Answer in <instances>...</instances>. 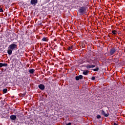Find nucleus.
Listing matches in <instances>:
<instances>
[{
    "label": "nucleus",
    "mask_w": 125,
    "mask_h": 125,
    "mask_svg": "<svg viewBox=\"0 0 125 125\" xmlns=\"http://www.w3.org/2000/svg\"><path fill=\"white\" fill-rule=\"evenodd\" d=\"M86 6H82L80 7L78 9V13L80 15H83V14H86Z\"/></svg>",
    "instance_id": "nucleus-1"
},
{
    "label": "nucleus",
    "mask_w": 125,
    "mask_h": 125,
    "mask_svg": "<svg viewBox=\"0 0 125 125\" xmlns=\"http://www.w3.org/2000/svg\"><path fill=\"white\" fill-rule=\"evenodd\" d=\"M17 48V42H14L13 43L10 44L9 47V49H11L13 51L15 50Z\"/></svg>",
    "instance_id": "nucleus-2"
},
{
    "label": "nucleus",
    "mask_w": 125,
    "mask_h": 125,
    "mask_svg": "<svg viewBox=\"0 0 125 125\" xmlns=\"http://www.w3.org/2000/svg\"><path fill=\"white\" fill-rule=\"evenodd\" d=\"M97 60L96 58L91 57H90V59H87L86 61L87 63H91V62H92L93 64H95V62H96Z\"/></svg>",
    "instance_id": "nucleus-3"
},
{
    "label": "nucleus",
    "mask_w": 125,
    "mask_h": 125,
    "mask_svg": "<svg viewBox=\"0 0 125 125\" xmlns=\"http://www.w3.org/2000/svg\"><path fill=\"white\" fill-rule=\"evenodd\" d=\"M117 51V49L116 48H112L110 49L109 51V54L112 56V55H114L116 52Z\"/></svg>",
    "instance_id": "nucleus-4"
},
{
    "label": "nucleus",
    "mask_w": 125,
    "mask_h": 125,
    "mask_svg": "<svg viewBox=\"0 0 125 125\" xmlns=\"http://www.w3.org/2000/svg\"><path fill=\"white\" fill-rule=\"evenodd\" d=\"M30 3L32 5H36L38 3V0H31Z\"/></svg>",
    "instance_id": "nucleus-5"
},
{
    "label": "nucleus",
    "mask_w": 125,
    "mask_h": 125,
    "mask_svg": "<svg viewBox=\"0 0 125 125\" xmlns=\"http://www.w3.org/2000/svg\"><path fill=\"white\" fill-rule=\"evenodd\" d=\"M39 88L41 89V90H43L44 88H45V87L44 86V85L42 84H40L38 85Z\"/></svg>",
    "instance_id": "nucleus-6"
},
{
    "label": "nucleus",
    "mask_w": 125,
    "mask_h": 125,
    "mask_svg": "<svg viewBox=\"0 0 125 125\" xmlns=\"http://www.w3.org/2000/svg\"><path fill=\"white\" fill-rule=\"evenodd\" d=\"M101 114L102 115H103V116H104V117H108L109 116V114L108 113H107V114L105 113V111H104V110H101Z\"/></svg>",
    "instance_id": "nucleus-7"
},
{
    "label": "nucleus",
    "mask_w": 125,
    "mask_h": 125,
    "mask_svg": "<svg viewBox=\"0 0 125 125\" xmlns=\"http://www.w3.org/2000/svg\"><path fill=\"white\" fill-rule=\"evenodd\" d=\"M10 118L12 121H15L17 117H16V115H12L10 116Z\"/></svg>",
    "instance_id": "nucleus-8"
},
{
    "label": "nucleus",
    "mask_w": 125,
    "mask_h": 125,
    "mask_svg": "<svg viewBox=\"0 0 125 125\" xmlns=\"http://www.w3.org/2000/svg\"><path fill=\"white\" fill-rule=\"evenodd\" d=\"M85 67L87 69H90L91 68H94L95 67V65L93 64L91 65H86Z\"/></svg>",
    "instance_id": "nucleus-9"
},
{
    "label": "nucleus",
    "mask_w": 125,
    "mask_h": 125,
    "mask_svg": "<svg viewBox=\"0 0 125 125\" xmlns=\"http://www.w3.org/2000/svg\"><path fill=\"white\" fill-rule=\"evenodd\" d=\"M14 36H15V38H14L13 39H11V41H14V40H17L18 39V35H16V34L14 33Z\"/></svg>",
    "instance_id": "nucleus-10"
},
{
    "label": "nucleus",
    "mask_w": 125,
    "mask_h": 125,
    "mask_svg": "<svg viewBox=\"0 0 125 125\" xmlns=\"http://www.w3.org/2000/svg\"><path fill=\"white\" fill-rule=\"evenodd\" d=\"M12 50H11V49H8L7 50V53L8 54H9V55H11V54H12Z\"/></svg>",
    "instance_id": "nucleus-11"
},
{
    "label": "nucleus",
    "mask_w": 125,
    "mask_h": 125,
    "mask_svg": "<svg viewBox=\"0 0 125 125\" xmlns=\"http://www.w3.org/2000/svg\"><path fill=\"white\" fill-rule=\"evenodd\" d=\"M29 74H34V73H35V69H31L29 70Z\"/></svg>",
    "instance_id": "nucleus-12"
},
{
    "label": "nucleus",
    "mask_w": 125,
    "mask_h": 125,
    "mask_svg": "<svg viewBox=\"0 0 125 125\" xmlns=\"http://www.w3.org/2000/svg\"><path fill=\"white\" fill-rule=\"evenodd\" d=\"M88 73H89V71L88 70H86L85 71L83 72V75H84L85 76H87Z\"/></svg>",
    "instance_id": "nucleus-13"
},
{
    "label": "nucleus",
    "mask_w": 125,
    "mask_h": 125,
    "mask_svg": "<svg viewBox=\"0 0 125 125\" xmlns=\"http://www.w3.org/2000/svg\"><path fill=\"white\" fill-rule=\"evenodd\" d=\"M73 46H74L72 45V46H69L67 48L68 50H70V51H72V50H73Z\"/></svg>",
    "instance_id": "nucleus-14"
},
{
    "label": "nucleus",
    "mask_w": 125,
    "mask_h": 125,
    "mask_svg": "<svg viewBox=\"0 0 125 125\" xmlns=\"http://www.w3.org/2000/svg\"><path fill=\"white\" fill-rule=\"evenodd\" d=\"M92 70L94 71V72H98V71H99V67H97L95 69H93Z\"/></svg>",
    "instance_id": "nucleus-15"
},
{
    "label": "nucleus",
    "mask_w": 125,
    "mask_h": 125,
    "mask_svg": "<svg viewBox=\"0 0 125 125\" xmlns=\"http://www.w3.org/2000/svg\"><path fill=\"white\" fill-rule=\"evenodd\" d=\"M42 42H47V38L43 37L42 39Z\"/></svg>",
    "instance_id": "nucleus-16"
},
{
    "label": "nucleus",
    "mask_w": 125,
    "mask_h": 125,
    "mask_svg": "<svg viewBox=\"0 0 125 125\" xmlns=\"http://www.w3.org/2000/svg\"><path fill=\"white\" fill-rule=\"evenodd\" d=\"M3 93H6L7 92V89L5 88L3 89Z\"/></svg>",
    "instance_id": "nucleus-17"
},
{
    "label": "nucleus",
    "mask_w": 125,
    "mask_h": 125,
    "mask_svg": "<svg viewBox=\"0 0 125 125\" xmlns=\"http://www.w3.org/2000/svg\"><path fill=\"white\" fill-rule=\"evenodd\" d=\"M2 67H7V63H2Z\"/></svg>",
    "instance_id": "nucleus-18"
},
{
    "label": "nucleus",
    "mask_w": 125,
    "mask_h": 125,
    "mask_svg": "<svg viewBox=\"0 0 125 125\" xmlns=\"http://www.w3.org/2000/svg\"><path fill=\"white\" fill-rule=\"evenodd\" d=\"M75 79H76V81H80V77H79V76H76L75 77Z\"/></svg>",
    "instance_id": "nucleus-19"
},
{
    "label": "nucleus",
    "mask_w": 125,
    "mask_h": 125,
    "mask_svg": "<svg viewBox=\"0 0 125 125\" xmlns=\"http://www.w3.org/2000/svg\"><path fill=\"white\" fill-rule=\"evenodd\" d=\"M96 118L97 119H101V116L100 115H98Z\"/></svg>",
    "instance_id": "nucleus-20"
},
{
    "label": "nucleus",
    "mask_w": 125,
    "mask_h": 125,
    "mask_svg": "<svg viewBox=\"0 0 125 125\" xmlns=\"http://www.w3.org/2000/svg\"><path fill=\"white\" fill-rule=\"evenodd\" d=\"M105 56H107V57H109V56H111V55H110V54H109V52H108V54H105Z\"/></svg>",
    "instance_id": "nucleus-21"
},
{
    "label": "nucleus",
    "mask_w": 125,
    "mask_h": 125,
    "mask_svg": "<svg viewBox=\"0 0 125 125\" xmlns=\"http://www.w3.org/2000/svg\"><path fill=\"white\" fill-rule=\"evenodd\" d=\"M116 30H112V34H113V35H116Z\"/></svg>",
    "instance_id": "nucleus-22"
},
{
    "label": "nucleus",
    "mask_w": 125,
    "mask_h": 125,
    "mask_svg": "<svg viewBox=\"0 0 125 125\" xmlns=\"http://www.w3.org/2000/svg\"><path fill=\"white\" fill-rule=\"evenodd\" d=\"M79 77L80 80H82V79H83V76L82 75H80Z\"/></svg>",
    "instance_id": "nucleus-23"
},
{
    "label": "nucleus",
    "mask_w": 125,
    "mask_h": 125,
    "mask_svg": "<svg viewBox=\"0 0 125 125\" xmlns=\"http://www.w3.org/2000/svg\"><path fill=\"white\" fill-rule=\"evenodd\" d=\"M86 61V60L84 61V59H83V60H82V62H81V64H83V63L85 62Z\"/></svg>",
    "instance_id": "nucleus-24"
},
{
    "label": "nucleus",
    "mask_w": 125,
    "mask_h": 125,
    "mask_svg": "<svg viewBox=\"0 0 125 125\" xmlns=\"http://www.w3.org/2000/svg\"><path fill=\"white\" fill-rule=\"evenodd\" d=\"M91 80H92V81L95 80V77H94V76L92 77Z\"/></svg>",
    "instance_id": "nucleus-25"
},
{
    "label": "nucleus",
    "mask_w": 125,
    "mask_h": 125,
    "mask_svg": "<svg viewBox=\"0 0 125 125\" xmlns=\"http://www.w3.org/2000/svg\"><path fill=\"white\" fill-rule=\"evenodd\" d=\"M0 12H3V10L2 8H0Z\"/></svg>",
    "instance_id": "nucleus-26"
},
{
    "label": "nucleus",
    "mask_w": 125,
    "mask_h": 125,
    "mask_svg": "<svg viewBox=\"0 0 125 125\" xmlns=\"http://www.w3.org/2000/svg\"><path fill=\"white\" fill-rule=\"evenodd\" d=\"M2 67V63H0V68H1Z\"/></svg>",
    "instance_id": "nucleus-27"
},
{
    "label": "nucleus",
    "mask_w": 125,
    "mask_h": 125,
    "mask_svg": "<svg viewBox=\"0 0 125 125\" xmlns=\"http://www.w3.org/2000/svg\"><path fill=\"white\" fill-rule=\"evenodd\" d=\"M72 125L71 123H68L67 124H66V125Z\"/></svg>",
    "instance_id": "nucleus-28"
},
{
    "label": "nucleus",
    "mask_w": 125,
    "mask_h": 125,
    "mask_svg": "<svg viewBox=\"0 0 125 125\" xmlns=\"http://www.w3.org/2000/svg\"><path fill=\"white\" fill-rule=\"evenodd\" d=\"M113 125H118L117 123H114V124H113Z\"/></svg>",
    "instance_id": "nucleus-29"
},
{
    "label": "nucleus",
    "mask_w": 125,
    "mask_h": 125,
    "mask_svg": "<svg viewBox=\"0 0 125 125\" xmlns=\"http://www.w3.org/2000/svg\"><path fill=\"white\" fill-rule=\"evenodd\" d=\"M117 62H119V60H117Z\"/></svg>",
    "instance_id": "nucleus-30"
}]
</instances>
